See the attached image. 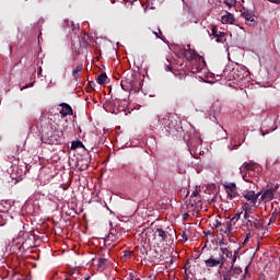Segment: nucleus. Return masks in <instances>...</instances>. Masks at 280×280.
<instances>
[{"label": "nucleus", "instance_id": "nucleus-1", "mask_svg": "<svg viewBox=\"0 0 280 280\" xmlns=\"http://www.w3.org/2000/svg\"><path fill=\"white\" fill-rule=\"evenodd\" d=\"M226 261V257L224 256H219V257H213L210 256L208 259L205 260V266L207 270H211L213 268H224V264Z\"/></svg>", "mask_w": 280, "mask_h": 280}, {"label": "nucleus", "instance_id": "nucleus-2", "mask_svg": "<svg viewBox=\"0 0 280 280\" xmlns=\"http://www.w3.org/2000/svg\"><path fill=\"white\" fill-rule=\"evenodd\" d=\"M164 132L166 137H170V135L178 137L179 135H183V127L176 125L174 120H170L168 118V126L165 127Z\"/></svg>", "mask_w": 280, "mask_h": 280}, {"label": "nucleus", "instance_id": "nucleus-3", "mask_svg": "<svg viewBox=\"0 0 280 280\" xmlns=\"http://www.w3.org/2000/svg\"><path fill=\"white\" fill-rule=\"evenodd\" d=\"M242 16H244L245 23L246 25H249V27H255V25H257V16H255V12L244 9Z\"/></svg>", "mask_w": 280, "mask_h": 280}, {"label": "nucleus", "instance_id": "nucleus-4", "mask_svg": "<svg viewBox=\"0 0 280 280\" xmlns=\"http://www.w3.org/2000/svg\"><path fill=\"white\" fill-rule=\"evenodd\" d=\"M223 187L230 200H233V198H237V196H240V194L237 192V185H235V183L223 184Z\"/></svg>", "mask_w": 280, "mask_h": 280}, {"label": "nucleus", "instance_id": "nucleus-5", "mask_svg": "<svg viewBox=\"0 0 280 280\" xmlns=\"http://www.w3.org/2000/svg\"><path fill=\"white\" fill-rule=\"evenodd\" d=\"M247 220V226H254V229H261L264 226V220L258 214H252Z\"/></svg>", "mask_w": 280, "mask_h": 280}, {"label": "nucleus", "instance_id": "nucleus-6", "mask_svg": "<svg viewBox=\"0 0 280 280\" xmlns=\"http://www.w3.org/2000/svg\"><path fill=\"white\" fill-rule=\"evenodd\" d=\"M180 54H183L184 58H186V60L191 61V60H196L198 58V54L196 52V50L191 49V45H187L186 48H183L180 50Z\"/></svg>", "mask_w": 280, "mask_h": 280}, {"label": "nucleus", "instance_id": "nucleus-7", "mask_svg": "<svg viewBox=\"0 0 280 280\" xmlns=\"http://www.w3.org/2000/svg\"><path fill=\"white\" fill-rule=\"evenodd\" d=\"M50 129L52 135L50 136V142L51 143H58L60 141L61 137H65V132L60 129H58V126L56 125H50Z\"/></svg>", "mask_w": 280, "mask_h": 280}, {"label": "nucleus", "instance_id": "nucleus-8", "mask_svg": "<svg viewBox=\"0 0 280 280\" xmlns=\"http://www.w3.org/2000/svg\"><path fill=\"white\" fill-rule=\"evenodd\" d=\"M277 189H279V185H276L275 187L268 188L265 190L260 197V200H264L265 202H270V200H273L275 194L277 192Z\"/></svg>", "mask_w": 280, "mask_h": 280}, {"label": "nucleus", "instance_id": "nucleus-9", "mask_svg": "<svg viewBox=\"0 0 280 280\" xmlns=\"http://www.w3.org/2000/svg\"><path fill=\"white\" fill-rule=\"evenodd\" d=\"M209 36H214V38H217V43H223L224 42L223 38L224 36H226V33L218 32V27L211 26Z\"/></svg>", "mask_w": 280, "mask_h": 280}, {"label": "nucleus", "instance_id": "nucleus-10", "mask_svg": "<svg viewBox=\"0 0 280 280\" xmlns=\"http://www.w3.org/2000/svg\"><path fill=\"white\" fill-rule=\"evenodd\" d=\"M120 86H121L122 91L130 93V91H132V89H135V84L132 83V78L122 79L120 81Z\"/></svg>", "mask_w": 280, "mask_h": 280}, {"label": "nucleus", "instance_id": "nucleus-11", "mask_svg": "<svg viewBox=\"0 0 280 280\" xmlns=\"http://www.w3.org/2000/svg\"><path fill=\"white\" fill-rule=\"evenodd\" d=\"M244 198L247 202H250V205H257V198H259V196L255 194V190H249L244 195Z\"/></svg>", "mask_w": 280, "mask_h": 280}, {"label": "nucleus", "instance_id": "nucleus-12", "mask_svg": "<svg viewBox=\"0 0 280 280\" xmlns=\"http://www.w3.org/2000/svg\"><path fill=\"white\" fill-rule=\"evenodd\" d=\"M60 106H61V110H60L61 117H67V115H73V108L71 107V105L67 103H61Z\"/></svg>", "mask_w": 280, "mask_h": 280}, {"label": "nucleus", "instance_id": "nucleus-13", "mask_svg": "<svg viewBox=\"0 0 280 280\" xmlns=\"http://www.w3.org/2000/svg\"><path fill=\"white\" fill-rule=\"evenodd\" d=\"M121 234L117 232V229H110L109 233L107 234L106 242H117Z\"/></svg>", "mask_w": 280, "mask_h": 280}, {"label": "nucleus", "instance_id": "nucleus-14", "mask_svg": "<svg viewBox=\"0 0 280 280\" xmlns=\"http://www.w3.org/2000/svg\"><path fill=\"white\" fill-rule=\"evenodd\" d=\"M242 209L244 211V220H248V218L253 215V206H250L248 202H245L242 206Z\"/></svg>", "mask_w": 280, "mask_h": 280}, {"label": "nucleus", "instance_id": "nucleus-15", "mask_svg": "<svg viewBox=\"0 0 280 280\" xmlns=\"http://www.w3.org/2000/svg\"><path fill=\"white\" fill-rule=\"evenodd\" d=\"M245 172H255V163L254 162H245L241 167H240V173L244 174Z\"/></svg>", "mask_w": 280, "mask_h": 280}, {"label": "nucleus", "instance_id": "nucleus-16", "mask_svg": "<svg viewBox=\"0 0 280 280\" xmlns=\"http://www.w3.org/2000/svg\"><path fill=\"white\" fill-rule=\"evenodd\" d=\"M222 226L223 228H221L219 231H221L222 233H231L233 231V221H226L223 223Z\"/></svg>", "mask_w": 280, "mask_h": 280}, {"label": "nucleus", "instance_id": "nucleus-17", "mask_svg": "<svg viewBox=\"0 0 280 280\" xmlns=\"http://www.w3.org/2000/svg\"><path fill=\"white\" fill-rule=\"evenodd\" d=\"M235 21V18L232 13H226L225 15L221 16V23H229L230 25H233V22Z\"/></svg>", "mask_w": 280, "mask_h": 280}, {"label": "nucleus", "instance_id": "nucleus-18", "mask_svg": "<svg viewBox=\"0 0 280 280\" xmlns=\"http://www.w3.org/2000/svg\"><path fill=\"white\" fill-rule=\"evenodd\" d=\"M155 232L158 233L159 237H161L162 242H167L170 240V234L163 229L158 228Z\"/></svg>", "mask_w": 280, "mask_h": 280}, {"label": "nucleus", "instance_id": "nucleus-19", "mask_svg": "<svg viewBox=\"0 0 280 280\" xmlns=\"http://www.w3.org/2000/svg\"><path fill=\"white\" fill-rule=\"evenodd\" d=\"M84 69V66L82 65H79L75 67V69L72 71V77L74 80H78V78H80V73H82Z\"/></svg>", "mask_w": 280, "mask_h": 280}, {"label": "nucleus", "instance_id": "nucleus-20", "mask_svg": "<svg viewBox=\"0 0 280 280\" xmlns=\"http://www.w3.org/2000/svg\"><path fill=\"white\" fill-rule=\"evenodd\" d=\"M220 250H221V256L222 257H224V255H225V257H226V259H233V252H231V250H229V248H226V247H221L220 248Z\"/></svg>", "mask_w": 280, "mask_h": 280}, {"label": "nucleus", "instance_id": "nucleus-21", "mask_svg": "<svg viewBox=\"0 0 280 280\" xmlns=\"http://www.w3.org/2000/svg\"><path fill=\"white\" fill-rule=\"evenodd\" d=\"M106 80H108V75H106V72H102L97 79H96V82L97 84H106Z\"/></svg>", "mask_w": 280, "mask_h": 280}, {"label": "nucleus", "instance_id": "nucleus-22", "mask_svg": "<svg viewBox=\"0 0 280 280\" xmlns=\"http://www.w3.org/2000/svg\"><path fill=\"white\" fill-rule=\"evenodd\" d=\"M190 202H191V207H195V209H198V207L202 205V200L200 199V197L190 199Z\"/></svg>", "mask_w": 280, "mask_h": 280}, {"label": "nucleus", "instance_id": "nucleus-23", "mask_svg": "<svg viewBox=\"0 0 280 280\" xmlns=\"http://www.w3.org/2000/svg\"><path fill=\"white\" fill-rule=\"evenodd\" d=\"M237 255H240V249L234 250V254H232L231 268H233V266H235V261H237Z\"/></svg>", "mask_w": 280, "mask_h": 280}, {"label": "nucleus", "instance_id": "nucleus-24", "mask_svg": "<svg viewBox=\"0 0 280 280\" xmlns=\"http://www.w3.org/2000/svg\"><path fill=\"white\" fill-rule=\"evenodd\" d=\"M106 264H108V259H106V258H98V260H97L98 268H104V266H106Z\"/></svg>", "mask_w": 280, "mask_h": 280}, {"label": "nucleus", "instance_id": "nucleus-25", "mask_svg": "<svg viewBox=\"0 0 280 280\" xmlns=\"http://www.w3.org/2000/svg\"><path fill=\"white\" fill-rule=\"evenodd\" d=\"M243 176V180H245L246 183H253V179H250V173H241Z\"/></svg>", "mask_w": 280, "mask_h": 280}, {"label": "nucleus", "instance_id": "nucleus-26", "mask_svg": "<svg viewBox=\"0 0 280 280\" xmlns=\"http://www.w3.org/2000/svg\"><path fill=\"white\" fill-rule=\"evenodd\" d=\"M275 222H277V211H275V212L271 214L268 224H275Z\"/></svg>", "mask_w": 280, "mask_h": 280}, {"label": "nucleus", "instance_id": "nucleus-27", "mask_svg": "<svg viewBox=\"0 0 280 280\" xmlns=\"http://www.w3.org/2000/svg\"><path fill=\"white\" fill-rule=\"evenodd\" d=\"M58 117H60V115H58V114H50L49 116H48V119L50 120V121H56V119H58Z\"/></svg>", "mask_w": 280, "mask_h": 280}, {"label": "nucleus", "instance_id": "nucleus-28", "mask_svg": "<svg viewBox=\"0 0 280 280\" xmlns=\"http://www.w3.org/2000/svg\"><path fill=\"white\" fill-rule=\"evenodd\" d=\"M131 255H132V252L125 250L122 259H130Z\"/></svg>", "mask_w": 280, "mask_h": 280}, {"label": "nucleus", "instance_id": "nucleus-29", "mask_svg": "<svg viewBox=\"0 0 280 280\" xmlns=\"http://www.w3.org/2000/svg\"><path fill=\"white\" fill-rule=\"evenodd\" d=\"M200 197V192L198 190L192 191V194L190 195V200H194V198H198Z\"/></svg>", "mask_w": 280, "mask_h": 280}, {"label": "nucleus", "instance_id": "nucleus-30", "mask_svg": "<svg viewBox=\"0 0 280 280\" xmlns=\"http://www.w3.org/2000/svg\"><path fill=\"white\" fill-rule=\"evenodd\" d=\"M240 218H242V212H237L236 214H234V217H233V219H230V221H234V220H236V222H237V220H240Z\"/></svg>", "mask_w": 280, "mask_h": 280}, {"label": "nucleus", "instance_id": "nucleus-31", "mask_svg": "<svg viewBox=\"0 0 280 280\" xmlns=\"http://www.w3.org/2000/svg\"><path fill=\"white\" fill-rule=\"evenodd\" d=\"M213 226L214 229H220V226H223V223L220 222L219 220H215Z\"/></svg>", "mask_w": 280, "mask_h": 280}, {"label": "nucleus", "instance_id": "nucleus-32", "mask_svg": "<svg viewBox=\"0 0 280 280\" xmlns=\"http://www.w3.org/2000/svg\"><path fill=\"white\" fill-rule=\"evenodd\" d=\"M142 7L144 10H148V8H150V10H154V7H150V1H147L144 4H142Z\"/></svg>", "mask_w": 280, "mask_h": 280}, {"label": "nucleus", "instance_id": "nucleus-33", "mask_svg": "<svg viewBox=\"0 0 280 280\" xmlns=\"http://www.w3.org/2000/svg\"><path fill=\"white\" fill-rule=\"evenodd\" d=\"M196 69V71H202V66L199 67H192V70ZM196 71H192V73H196Z\"/></svg>", "mask_w": 280, "mask_h": 280}, {"label": "nucleus", "instance_id": "nucleus-34", "mask_svg": "<svg viewBox=\"0 0 280 280\" xmlns=\"http://www.w3.org/2000/svg\"><path fill=\"white\" fill-rule=\"evenodd\" d=\"M30 86H34V83L26 84L24 88H22V90L23 89H30Z\"/></svg>", "mask_w": 280, "mask_h": 280}, {"label": "nucleus", "instance_id": "nucleus-35", "mask_svg": "<svg viewBox=\"0 0 280 280\" xmlns=\"http://www.w3.org/2000/svg\"><path fill=\"white\" fill-rule=\"evenodd\" d=\"M182 237H183V240H185V242H187V234H185V232H183Z\"/></svg>", "mask_w": 280, "mask_h": 280}, {"label": "nucleus", "instance_id": "nucleus-36", "mask_svg": "<svg viewBox=\"0 0 280 280\" xmlns=\"http://www.w3.org/2000/svg\"><path fill=\"white\" fill-rule=\"evenodd\" d=\"M223 280H231V277L224 276V277H223Z\"/></svg>", "mask_w": 280, "mask_h": 280}, {"label": "nucleus", "instance_id": "nucleus-37", "mask_svg": "<svg viewBox=\"0 0 280 280\" xmlns=\"http://www.w3.org/2000/svg\"><path fill=\"white\" fill-rule=\"evenodd\" d=\"M166 71H172V68H170V66H166Z\"/></svg>", "mask_w": 280, "mask_h": 280}, {"label": "nucleus", "instance_id": "nucleus-38", "mask_svg": "<svg viewBox=\"0 0 280 280\" xmlns=\"http://www.w3.org/2000/svg\"><path fill=\"white\" fill-rule=\"evenodd\" d=\"M231 3H237V0H231Z\"/></svg>", "mask_w": 280, "mask_h": 280}, {"label": "nucleus", "instance_id": "nucleus-39", "mask_svg": "<svg viewBox=\"0 0 280 280\" xmlns=\"http://www.w3.org/2000/svg\"><path fill=\"white\" fill-rule=\"evenodd\" d=\"M82 170H89V165H85Z\"/></svg>", "mask_w": 280, "mask_h": 280}, {"label": "nucleus", "instance_id": "nucleus-40", "mask_svg": "<svg viewBox=\"0 0 280 280\" xmlns=\"http://www.w3.org/2000/svg\"><path fill=\"white\" fill-rule=\"evenodd\" d=\"M246 242H248V236L245 238L244 244H246Z\"/></svg>", "mask_w": 280, "mask_h": 280}, {"label": "nucleus", "instance_id": "nucleus-41", "mask_svg": "<svg viewBox=\"0 0 280 280\" xmlns=\"http://www.w3.org/2000/svg\"><path fill=\"white\" fill-rule=\"evenodd\" d=\"M155 36H156L158 38H161V36H159V33H155Z\"/></svg>", "mask_w": 280, "mask_h": 280}, {"label": "nucleus", "instance_id": "nucleus-42", "mask_svg": "<svg viewBox=\"0 0 280 280\" xmlns=\"http://www.w3.org/2000/svg\"><path fill=\"white\" fill-rule=\"evenodd\" d=\"M89 279H91V277H86L84 280H89Z\"/></svg>", "mask_w": 280, "mask_h": 280}, {"label": "nucleus", "instance_id": "nucleus-43", "mask_svg": "<svg viewBox=\"0 0 280 280\" xmlns=\"http://www.w3.org/2000/svg\"><path fill=\"white\" fill-rule=\"evenodd\" d=\"M202 67H205V61H202Z\"/></svg>", "mask_w": 280, "mask_h": 280}, {"label": "nucleus", "instance_id": "nucleus-44", "mask_svg": "<svg viewBox=\"0 0 280 280\" xmlns=\"http://www.w3.org/2000/svg\"><path fill=\"white\" fill-rule=\"evenodd\" d=\"M160 34H161V30H159Z\"/></svg>", "mask_w": 280, "mask_h": 280}]
</instances>
